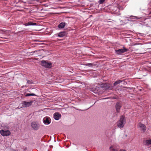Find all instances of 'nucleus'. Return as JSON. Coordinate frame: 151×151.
I'll return each instance as SVG.
<instances>
[{
  "label": "nucleus",
  "instance_id": "20",
  "mask_svg": "<svg viewBox=\"0 0 151 151\" xmlns=\"http://www.w3.org/2000/svg\"><path fill=\"white\" fill-rule=\"evenodd\" d=\"M27 80V84H32L33 83V82L32 81H29V80Z\"/></svg>",
  "mask_w": 151,
  "mask_h": 151
},
{
  "label": "nucleus",
  "instance_id": "4",
  "mask_svg": "<svg viewBox=\"0 0 151 151\" xmlns=\"http://www.w3.org/2000/svg\"><path fill=\"white\" fill-rule=\"evenodd\" d=\"M0 133L1 134L4 136H7L11 134V132L9 131L6 130L1 129L0 131Z\"/></svg>",
  "mask_w": 151,
  "mask_h": 151
},
{
  "label": "nucleus",
  "instance_id": "15",
  "mask_svg": "<svg viewBox=\"0 0 151 151\" xmlns=\"http://www.w3.org/2000/svg\"><path fill=\"white\" fill-rule=\"evenodd\" d=\"M144 143L146 145L151 144V139L146 140L144 142Z\"/></svg>",
  "mask_w": 151,
  "mask_h": 151
},
{
  "label": "nucleus",
  "instance_id": "8",
  "mask_svg": "<svg viewBox=\"0 0 151 151\" xmlns=\"http://www.w3.org/2000/svg\"><path fill=\"white\" fill-rule=\"evenodd\" d=\"M122 107V104L119 102H117L116 105L115 107L117 112H119L120 108Z\"/></svg>",
  "mask_w": 151,
  "mask_h": 151
},
{
  "label": "nucleus",
  "instance_id": "10",
  "mask_svg": "<svg viewBox=\"0 0 151 151\" xmlns=\"http://www.w3.org/2000/svg\"><path fill=\"white\" fill-rule=\"evenodd\" d=\"M54 118L56 120H58L61 117V114L58 113H55L54 114Z\"/></svg>",
  "mask_w": 151,
  "mask_h": 151
},
{
  "label": "nucleus",
  "instance_id": "18",
  "mask_svg": "<svg viewBox=\"0 0 151 151\" xmlns=\"http://www.w3.org/2000/svg\"><path fill=\"white\" fill-rule=\"evenodd\" d=\"M96 64L91 63H88V64L86 65V66H91V67L96 66Z\"/></svg>",
  "mask_w": 151,
  "mask_h": 151
},
{
  "label": "nucleus",
  "instance_id": "12",
  "mask_svg": "<svg viewBox=\"0 0 151 151\" xmlns=\"http://www.w3.org/2000/svg\"><path fill=\"white\" fill-rule=\"evenodd\" d=\"M109 149L110 151H126L122 149L118 151L117 149H115L113 146H110L109 147Z\"/></svg>",
  "mask_w": 151,
  "mask_h": 151
},
{
  "label": "nucleus",
  "instance_id": "7",
  "mask_svg": "<svg viewBox=\"0 0 151 151\" xmlns=\"http://www.w3.org/2000/svg\"><path fill=\"white\" fill-rule=\"evenodd\" d=\"M110 85L109 83H103L100 85V87L104 88V89H108L109 88Z\"/></svg>",
  "mask_w": 151,
  "mask_h": 151
},
{
  "label": "nucleus",
  "instance_id": "11",
  "mask_svg": "<svg viewBox=\"0 0 151 151\" xmlns=\"http://www.w3.org/2000/svg\"><path fill=\"white\" fill-rule=\"evenodd\" d=\"M139 127L143 131V132H145L146 130V127L145 124L140 123L139 124Z\"/></svg>",
  "mask_w": 151,
  "mask_h": 151
},
{
  "label": "nucleus",
  "instance_id": "22",
  "mask_svg": "<svg viewBox=\"0 0 151 151\" xmlns=\"http://www.w3.org/2000/svg\"><path fill=\"white\" fill-rule=\"evenodd\" d=\"M40 50H35V51H33V52H31V53H32V52H34H34H38V51H40Z\"/></svg>",
  "mask_w": 151,
  "mask_h": 151
},
{
  "label": "nucleus",
  "instance_id": "14",
  "mask_svg": "<svg viewBox=\"0 0 151 151\" xmlns=\"http://www.w3.org/2000/svg\"><path fill=\"white\" fill-rule=\"evenodd\" d=\"M65 35V33L64 32H61L58 34V37H63Z\"/></svg>",
  "mask_w": 151,
  "mask_h": 151
},
{
  "label": "nucleus",
  "instance_id": "5",
  "mask_svg": "<svg viewBox=\"0 0 151 151\" xmlns=\"http://www.w3.org/2000/svg\"><path fill=\"white\" fill-rule=\"evenodd\" d=\"M33 101H32L30 102H27L23 101L22 102V106L23 107H27L30 106L32 104Z\"/></svg>",
  "mask_w": 151,
  "mask_h": 151
},
{
  "label": "nucleus",
  "instance_id": "25",
  "mask_svg": "<svg viewBox=\"0 0 151 151\" xmlns=\"http://www.w3.org/2000/svg\"><path fill=\"white\" fill-rule=\"evenodd\" d=\"M39 0H36V1H38Z\"/></svg>",
  "mask_w": 151,
  "mask_h": 151
},
{
  "label": "nucleus",
  "instance_id": "16",
  "mask_svg": "<svg viewBox=\"0 0 151 151\" xmlns=\"http://www.w3.org/2000/svg\"><path fill=\"white\" fill-rule=\"evenodd\" d=\"M36 25V23L33 22H29L25 24V25L27 26L28 25Z\"/></svg>",
  "mask_w": 151,
  "mask_h": 151
},
{
  "label": "nucleus",
  "instance_id": "17",
  "mask_svg": "<svg viewBox=\"0 0 151 151\" xmlns=\"http://www.w3.org/2000/svg\"><path fill=\"white\" fill-rule=\"evenodd\" d=\"M122 82V81L120 80L116 81L114 83V86H115L116 85H117L118 84Z\"/></svg>",
  "mask_w": 151,
  "mask_h": 151
},
{
  "label": "nucleus",
  "instance_id": "21",
  "mask_svg": "<svg viewBox=\"0 0 151 151\" xmlns=\"http://www.w3.org/2000/svg\"><path fill=\"white\" fill-rule=\"evenodd\" d=\"M105 1V0H99L98 1V3L99 4H103Z\"/></svg>",
  "mask_w": 151,
  "mask_h": 151
},
{
  "label": "nucleus",
  "instance_id": "19",
  "mask_svg": "<svg viewBox=\"0 0 151 151\" xmlns=\"http://www.w3.org/2000/svg\"><path fill=\"white\" fill-rule=\"evenodd\" d=\"M36 95L34 93H27L25 95V96H36Z\"/></svg>",
  "mask_w": 151,
  "mask_h": 151
},
{
  "label": "nucleus",
  "instance_id": "1",
  "mask_svg": "<svg viewBox=\"0 0 151 151\" xmlns=\"http://www.w3.org/2000/svg\"><path fill=\"white\" fill-rule=\"evenodd\" d=\"M126 123L125 118L123 116H121L120 119L117 122L118 127L120 128H122Z\"/></svg>",
  "mask_w": 151,
  "mask_h": 151
},
{
  "label": "nucleus",
  "instance_id": "9",
  "mask_svg": "<svg viewBox=\"0 0 151 151\" xmlns=\"http://www.w3.org/2000/svg\"><path fill=\"white\" fill-rule=\"evenodd\" d=\"M43 120L44 123L45 124H49L50 123V118L47 117H45Z\"/></svg>",
  "mask_w": 151,
  "mask_h": 151
},
{
  "label": "nucleus",
  "instance_id": "6",
  "mask_svg": "<svg viewBox=\"0 0 151 151\" xmlns=\"http://www.w3.org/2000/svg\"><path fill=\"white\" fill-rule=\"evenodd\" d=\"M31 125L32 128L36 130H38L40 127V125L39 124L34 122L31 123Z\"/></svg>",
  "mask_w": 151,
  "mask_h": 151
},
{
  "label": "nucleus",
  "instance_id": "13",
  "mask_svg": "<svg viewBox=\"0 0 151 151\" xmlns=\"http://www.w3.org/2000/svg\"><path fill=\"white\" fill-rule=\"evenodd\" d=\"M65 25V22H62L60 24L58 25V27L59 28L62 29L63 28Z\"/></svg>",
  "mask_w": 151,
  "mask_h": 151
},
{
  "label": "nucleus",
  "instance_id": "2",
  "mask_svg": "<svg viewBox=\"0 0 151 151\" xmlns=\"http://www.w3.org/2000/svg\"><path fill=\"white\" fill-rule=\"evenodd\" d=\"M52 63L50 62H48L45 60H42L41 62L42 66L46 68H51L52 67Z\"/></svg>",
  "mask_w": 151,
  "mask_h": 151
},
{
  "label": "nucleus",
  "instance_id": "24",
  "mask_svg": "<svg viewBox=\"0 0 151 151\" xmlns=\"http://www.w3.org/2000/svg\"><path fill=\"white\" fill-rule=\"evenodd\" d=\"M107 22H108V23H109V22H110V21H108Z\"/></svg>",
  "mask_w": 151,
  "mask_h": 151
},
{
  "label": "nucleus",
  "instance_id": "3",
  "mask_svg": "<svg viewBox=\"0 0 151 151\" xmlns=\"http://www.w3.org/2000/svg\"><path fill=\"white\" fill-rule=\"evenodd\" d=\"M123 49H120L118 50H116V54L120 55L122 53L127 51L129 50L128 49L124 47H123Z\"/></svg>",
  "mask_w": 151,
  "mask_h": 151
},
{
  "label": "nucleus",
  "instance_id": "23",
  "mask_svg": "<svg viewBox=\"0 0 151 151\" xmlns=\"http://www.w3.org/2000/svg\"><path fill=\"white\" fill-rule=\"evenodd\" d=\"M135 17V18H134V19L137 18V19H139L140 18H137V17Z\"/></svg>",
  "mask_w": 151,
  "mask_h": 151
}]
</instances>
